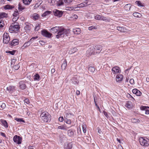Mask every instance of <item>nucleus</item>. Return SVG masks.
Here are the masks:
<instances>
[{"label": "nucleus", "instance_id": "7ed1b4c3", "mask_svg": "<svg viewBox=\"0 0 149 149\" xmlns=\"http://www.w3.org/2000/svg\"><path fill=\"white\" fill-rule=\"evenodd\" d=\"M20 29L19 23L17 22H14L12 23L10 26L9 31L10 33H17Z\"/></svg>", "mask_w": 149, "mask_h": 149}, {"label": "nucleus", "instance_id": "ea45409f", "mask_svg": "<svg viewBox=\"0 0 149 149\" xmlns=\"http://www.w3.org/2000/svg\"><path fill=\"white\" fill-rule=\"evenodd\" d=\"M19 13L17 9L15 10L14 13L13 14V17H19L18 16Z\"/></svg>", "mask_w": 149, "mask_h": 149}, {"label": "nucleus", "instance_id": "a18cd8bd", "mask_svg": "<svg viewBox=\"0 0 149 149\" xmlns=\"http://www.w3.org/2000/svg\"><path fill=\"white\" fill-rule=\"evenodd\" d=\"M135 3L136 4L139 6L141 7L143 6V5L139 1H136L135 2Z\"/></svg>", "mask_w": 149, "mask_h": 149}, {"label": "nucleus", "instance_id": "6e6d98bb", "mask_svg": "<svg viewBox=\"0 0 149 149\" xmlns=\"http://www.w3.org/2000/svg\"><path fill=\"white\" fill-rule=\"evenodd\" d=\"M6 53H8L12 55H14L15 54V51H9L8 52H6Z\"/></svg>", "mask_w": 149, "mask_h": 149}, {"label": "nucleus", "instance_id": "9b49d317", "mask_svg": "<svg viewBox=\"0 0 149 149\" xmlns=\"http://www.w3.org/2000/svg\"><path fill=\"white\" fill-rule=\"evenodd\" d=\"M96 53H99L102 50V46L101 45H97L95 47Z\"/></svg>", "mask_w": 149, "mask_h": 149}, {"label": "nucleus", "instance_id": "603ef678", "mask_svg": "<svg viewBox=\"0 0 149 149\" xmlns=\"http://www.w3.org/2000/svg\"><path fill=\"white\" fill-rule=\"evenodd\" d=\"M72 0H64V2L65 3L69 4L71 3Z\"/></svg>", "mask_w": 149, "mask_h": 149}, {"label": "nucleus", "instance_id": "c9c22d12", "mask_svg": "<svg viewBox=\"0 0 149 149\" xmlns=\"http://www.w3.org/2000/svg\"><path fill=\"white\" fill-rule=\"evenodd\" d=\"M72 82L74 84H78L79 82L77 79L75 77L73 78L72 79Z\"/></svg>", "mask_w": 149, "mask_h": 149}, {"label": "nucleus", "instance_id": "ddd939ff", "mask_svg": "<svg viewBox=\"0 0 149 149\" xmlns=\"http://www.w3.org/2000/svg\"><path fill=\"white\" fill-rule=\"evenodd\" d=\"M25 24L26 26L24 27L25 30L27 32L30 31L31 29V24L27 22H26Z\"/></svg>", "mask_w": 149, "mask_h": 149}, {"label": "nucleus", "instance_id": "c756f323", "mask_svg": "<svg viewBox=\"0 0 149 149\" xmlns=\"http://www.w3.org/2000/svg\"><path fill=\"white\" fill-rule=\"evenodd\" d=\"M74 133L73 131L71 130H70L68 131V134L69 136L72 137L73 136Z\"/></svg>", "mask_w": 149, "mask_h": 149}, {"label": "nucleus", "instance_id": "4be33fe9", "mask_svg": "<svg viewBox=\"0 0 149 149\" xmlns=\"http://www.w3.org/2000/svg\"><path fill=\"white\" fill-rule=\"evenodd\" d=\"M67 65V62L66 60H65L64 61L63 63L61 65V69L62 70H65V69Z\"/></svg>", "mask_w": 149, "mask_h": 149}, {"label": "nucleus", "instance_id": "dca6fc26", "mask_svg": "<svg viewBox=\"0 0 149 149\" xmlns=\"http://www.w3.org/2000/svg\"><path fill=\"white\" fill-rule=\"evenodd\" d=\"M19 87L22 90H24L26 88V86L22 81H21L19 83Z\"/></svg>", "mask_w": 149, "mask_h": 149}, {"label": "nucleus", "instance_id": "49530a36", "mask_svg": "<svg viewBox=\"0 0 149 149\" xmlns=\"http://www.w3.org/2000/svg\"><path fill=\"white\" fill-rule=\"evenodd\" d=\"M38 15L36 13H34L33 15V17L35 20H37L38 18Z\"/></svg>", "mask_w": 149, "mask_h": 149}, {"label": "nucleus", "instance_id": "37998d69", "mask_svg": "<svg viewBox=\"0 0 149 149\" xmlns=\"http://www.w3.org/2000/svg\"><path fill=\"white\" fill-rule=\"evenodd\" d=\"M77 48H74L71 49V50L70 51V52H71L70 54L74 53L75 52H77Z\"/></svg>", "mask_w": 149, "mask_h": 149}, {"label": "nucleus", "instance_id": "0eeeda50", "mask_svg": "<svg viewBox=\"0 0 149 149\" xmlns=\"http://www.w3.org/2000/svg\"><path fill=\"white\" fill-rule=\"evenodd\" d=\"M22 139L21 137L17 135L13 137V140L14 141L18 144L21 143Z\"/></svg>", "mask_w": 149, "mask_h": 149}, {"label": "nucleus", "instance_id": "052dcab7", "mask_svg": "<svg viewBox=\"0 0 149 149\" xmlns=\"http://www.w3.org/2000/svg\"><path fill=\"white\" fill-rule=\"evenodd\" d=\"M135 94L137 96H139L141 95V93L139 90H138Z\"/></svg>", "mask_w": 149, "mask_h": 149}, {"label": "nucleus", "instance_id": "9d476101", "mask_svg": "<svg viewBox=\"0 0 149 149\" xmlns=\"http://www.w3.org/2000/svg\"><path fill=\"white\" fill-rule=\"evenodd\" d=\"M53 13L55 16L58 17H61L63 14V13L62 11H60L57 9L54 10L53 11Z\"/></svg>", "mask_w": 149, "mask_h": 149}, {"label": "nucleus", "instance_id": "393cba45", "mask_svg": "<svg viewBox=\"0 0 149 149\" xmlns=\"http://www.w3.org/2000/svg\"><path fill=\"white\" fill-rule=\"evenodd\" d=\"M131 5L130 4L126 5L124 7L125 10L126 11H129L130 10Z\"/></svg>", "mask_w": 149, "mask_h": 149}, {"label": "nucleus", "instance_id": "bb28decb", "mask_svg": "<svg viewBox=\"0 0 149 149\" xmlns=\"http://www.w3.org/2000/svg\"><path fill=\"white\" fill-rule=\"evenodd\" d=\"M7 14L3 12L0 13V19L7 17Z\"/></svg>", "mask_w": 149, "mask_h": 149}, {"label": "nucleus", "instance_id": "7c9ffc66", "mask_svg": "<svg viewBox=\"0 0 149 149\" xmlns=\"http://www.w3.org/2000/svg\"><path fill=\"white\" fill-rule=\"evenodd\" d=\"M82 127L83 132L84 133H86V126L84 123H83L82 124Z\"/></svg>", "mask_w": 149, "mask_h": 149}, {"label": "nucleus", "instance_id": "f257e3e1", "mask_svg": "<svg viewBox=\"0 0 149 149\" xmlns=\"http://www.w3.org/2000/svg\"><path fill=\"white\" fill-rule=\"evenodd\" d=\"M52 32L53 33H55L58 32L56 36L57 38H59L63 37L62 36L67 34L69 32V29H66L61 26H56L51 29Z\"/></svg>", "mask_w": 149, "mask_h": 149}, {"label": "nucleus", "instance_id": "e433bc0d", "mask_svg": "<svg viewBox=\"0 0 149 149\" xmlns=\"http://www.w3.org/2000/svg\"><path fill=\"white\" fill-rule=\"evenodd\" d=\"M131 120L132 122L134 123H139L140 122V120L139 119H135L133 118H131Z\"/></svg>", "mask_w": 149, "mask_h": 149}, {"label": "nucleus", "instance_id": "6e6552de", "mask_svg": "<svg viewBox=\"0 0 149 149\" xmlns=\"http://www.w3.org/2000/svg\"><path fill=\"white\" fill-rule=\"evenodd\" d=\"M111 71L114 74H117L118 73H120L121 72L120 68L118 66L114 67L112 68Z\"/></svg>", "mask_w": 149, "mask_h": 149}, {"label": "nucleus", "instance_id": "09e8293b", "mask_svg": "<svg viewBox=\"0 0 149 149\" xmlns=\"http://www.w3.org/2000/svg\"><path fill=\"white\" fill-rule=\"evenodd\" d=\"M65 121L66 123L69 125L71 123V120L67 118H66V119L65 120Z\"/></svg>", "mask_w": 149, "mask_h": 149}, {"label": "nucleus", "instance_id": "5fc2aeb1", "mask_svg": "<svg viewBox=\"0 0 149 149\" xmlns=\"http://www.w3.org/2000/svg\"><path fill=\"white\" fill-rule=\"evenodd\" d=\"M83 4H84V6H87L91 4L90 3H88V2L87 1H85L83 3Z\"/></svg>", "mask_w": 149, "mask_h": 149}, {"label": "nucleus", "instance_id": "412c9836", "mask_svg": "<svg viewBox=\"0 0 149 149\" xmlns=\"http://www.w3.org/2000/svg\"><path fill=\"white\" fill-rule=\"evenodd\" d=\"M14 7V6H11L9 4L3 6V8L6 10L7 9H12Z\"/></svg>", "mask_w": 149, "mask_h": 149}, {"label": "nucleus", "instance_id": "aec40b11", "mask_svg": "<svg viewBox=\"0 0 149 149\" xmlns=\"http://www.w3.org/2000/svg\"><path fill=\"white\" fill-rule=\"evenodd\" d=\"M73 32L75 34H78L81 33L80 29L79 28H75L73 29Z\"/></svg>", "mask_w": 149, "mask_h": 149}, {"label": "nucleus", "instance_id": "680f3d73", "mask_svg": "<svg viewBox=\"0 0 149 149\" xmlns=\"http://www.w3.org/2000/svg\"><path fill=\"white\" fill-rule=\"evenodd\" d=\"M40 28V26L39 25H38L37 26L35 27L34 30L36 31H37L39 30Z\"/></svg>", "mask_w": 149, "mask_h": 149}, {"label": "nucleus", "instance_id": "e2e57ef3", "mask_svg": "<svg viewBox=\"0 0 149 149\" xmlns=\"http://www.w3.org/2000/svg\"><path fill=\"white\" fill-rule=\"evenodd\" d=\"M24 103H26L27 104H28L30 103V101L28 99H26L24 100Z\"/></svg>", "mask_w": 149, "mask_h": 149}, {"label": "nucleus", "instance_id": "2eb2a0df", "mask_svg": "<svg viewBox=\"0 0 149 149\" xmlns=\"http://www.w3.org/2000/svg\"><path fill=\"white\" fill-rule=\"evenodd\" d=\"M7 89L10 93H12L15 90V87L13 86H11L7 88Z\"/></svg>", "mask_w": 149, "mask_h": 149}, {"label": "nucleus", "instance_id": "0e129e2a", "mask_svg": "<svg viewBox=\"0 0 149 149\" xmlns=\"http://www.w3.org/2000/svg\"><path fill=\"white\" fill-rule=\"evenodd\" d=\"M49 3H52V4H53L54 3H55V2L54 0H48Z\"/></svg>", "mask_w": 149, "mask_h": 149}, {"label": "nucleus", "instance_id": "69168bd1", "mask_svg": "<svg viewBox=\"0 0 149 149\" xmlns=\"http://www.w3.org/2000/svg\"><path fill=\"white\" fill-rule=\"evenodd\" d=\"M130 82L131 84H133L134 83V80L133 79H131L130 80Z\"/></svg>", "mask_w": 149, "mask_h": 149}, {"label": "nucleus", "instance_id": "4468645a", "mask_svg": "<svg viewBox=\"0 0 149 149\" xmlns=\"http://www.w3.org/2000/svg\"><path fill=\"white\" fill-rule=\"evenodd\" d=\"M123 75L121 74L117 75L116 77V82H119L121 81L123 79Z\"/></svg>", "mask_w": 149, "mask_h": 149}, {"label": "nucleus", "instance_id": "20e7f679", "mask_svg": "<svg viewBox=\"0 0 149 149\" xmlns=\"http://www.w3.org/2000/svg\"><path fill=\"white\" fill-rule=\"evenodd\" d=\"M140 144L143 146H147L149 145V139H145L143 137H141L139 139Z\"/></svg>", "mask_w": 149, "mask_h": 149}, {"label": "nucleus", "instance_id": "338daca9", "mask_svg": "<svg viewBox=\"0 0 149 149\" xmlns=\"http://www.w3.org/2000/svg\"><path fill=\"white\" fill-rule=\"evenodd\" d=\"M39 42L42 45H44L45 44V42L42 41H40Z\"/></svg>", "mask_w": 149, "mask_h": 149}, {"label": "nucleus", "instance_id": "864d4df0", "mask_svg": "<svg viewBox=\"0 0 149 149\" xmlns=\"http://www.w3.org/2000/svg\"><path fill=\"white\" fill-rule=\"evenodd\" d=\"M72 17L73 20L76 19L78 18V16L76 15H72Z\"/></svg>", "mask_w": 149, "mask_h": 149}, {"label": "nucleus", "instance_id": "39448f33", "mask_svg": "<svg viewBox=\"0 0 149 149\" xmlns=\"http://www.w3.org/2000/svg\"><path fill=\"white\" fill-rule=\"evenodd\" d=\"M10 40V37L9 34L5 33L3 35V41L4 43H8Z\"/></svg>", "mask_w": 149, "mask_h": 149}, {"label": "nucleus", "instance_id": "f704fd0d", "mask_svg": "<svg viewBox=\"0 0 149 149\" xmlns=\"http://www.w3.org/2000/svg\"><path fill=\"white\" fill-rule=\"evenodd\" d=\"M34 80L39 81L40 80V76L38 74H36L33 76Z\"/></svg>", "mask_w": 149, "mask_h": 149}, {"label": "nucleus", "instance_id": "c85d7f7f", "mask_svg": "<svg viewBox=\"0 0 149 149\" xmlns=\"http://www.w3.org/2000/svg\"><path fill=\"white\" fill-rule=\"evenodd\" d=\"M51 13V12L49 11H46L43 13L42 15V17H45L47 16L48 15H49Z\"/></svg>", "mask_w": 149, "mask_h": 149}, {"label": "nucleus", "instance_id": "5701e85b", "mask_svg": "<svg viewBox=\"0 0 149 149\" xmlns=\"http://www.w3.org/2000/svg\"><path fill=\"white\" fill-rule=\"evenodd\" d=\"M147 108H149L148 107L146 106H142L141 107V109L143 110H145V114H149V110L147 109H146Z\"/></svg>", "mask_w": 149, "mask_h": 149}, {"label": "nucleus", "instance_id": "13d9d810", "mask_svg": "<svg viewBox=\"0 0 149 149\" xmlns=\"http://www.w3.org/2000/svg\"><path fill=\"white\" fill-rule=\"evenodd\" d=\"M38 38V37L37 36H36V37H32L30 40L32 42H32L33 41L37 39V38Z\"/></svg>", "mask_w": 149, "mask_h": 149}, {"label": "nucleus", "instance_id": "b1692460", "mask_svg": "<svg viewBox=\"0 0 149 149\" xmlns=\"http://www.w3.org/2000/svg\"><path fill=\"white\" fill-rule=\"evenodd\" d=\"M125 107L128 108H131L132 107V103L130 101H128L127 102L125 105Z\"/></svg>", "mask_w": 149, "mask_h": 149}, {"label": "nucleus", "instance_id": "774afa93", "mask_svg": "<svg viewBox=\"0 0 149 149\" xmlns=\"http://www.w3.org/2000/svg\"><path fill=\"white\" fill-rule=\"evenodd\" d=\"M58 119H59V121H60L61 122H62L63 120V117H60Z\"/></svg>", "mask_w": 149, "mask_h": 149}, {"label": "nucleus", "instance_id": "f3484780", "mask_svg": "<svg viewBox=\"0 0 149 149\" xmlns=\"http://www.w3.org/2000/svg\"><path fill=\"white\" fill-rule=\"evenodd\" d=\"M0 122L4 126V127L6 128H7L8 127V125L7 122L5 120L3 119H1Z\"/></svg>", "mask_w": 149, "mask_h": 149}, {"label": "nucleus", "instance_id": "4c0bfd02", "mask_svg": "<svg viewBox=\"0 0 149 149\" xmlns=\"http://www.w3.org/2000/svg\"><path fill=\"white\" fill-rule=\"evenodd\" d=\"M25 8L20 3H19L18 4V9L20 11H22Z\"/></svg>", "mask_w": 149, "mask_h": 149}, {"label": "nucleus", "instance_id": "2f4dec72", "mask_svg": "<svg viewBox=\"0 0 149 149\" xmlns=\"http://www.w3.org/2000/svg\"><path fill=\"white\" fill-rule=\"evenodd\" d=\"M71 126H70V127ZM70 127H67L65 125H62L61 126H59L58 127V129H60L63 130H67L68 128Z\"/></svg>", "mask_w": 149, "mask_h": 149}, {"label": "nucleus", "instance_id": "c03bdc74", "mask_svg": "<svg viewBox=\"0 0 149 149\" xmlns=\"http://www.w3.org/2000/svg\"><path fill=\"white\" fill-rule=\"evenodd\" d=\"M20 67V66L19 64H17L14 65L13 68L15 70H18Z\"/></svg>", "mask_w": 149, "mask_h": 149}, {"label": "nucleus", "instance_id": "3c124183", "mask_svg": "<svg viewBox=\"0 0 149 149\" xmlns=\"http://www.w3.org/2000/svg\"><path fill=\"white\" fill-rule=\"evenodd\" d=\"M2 109H3L5 108L6 107V105L5 103H3L1 104L0 105Z\"/></svg>", "mask_w": 149, "mask_h": 149}, {"label": "nucleus", "instance_id": "cd10ccee", "mask_svg": "<svg viewBox=\"0 0 149 149\" xmlns=\"http://www.w3.org/2000/svg\"><path fill=\"white\" fill-rule=\"evenodd\" d=\"M117 29L120 31L123 32L125 31L126 30L124 27L118 26L117 27Z\"/></svg>", "mask_w": 149, "mask_h": 149}, {"label": "nucleus", "instance_id": "473e14b6", "mask_svg": "<svg viewBox=\"0 0 149 149\" xmlns=\"http://www.w3.org/2000/svg\"><path fill=\"white\" fill-rule=\"evenodd\" d=\"M133 15L134 17H136L139 18L141 17L142 16L138 12H135L134 13Z\"/></svg>", "mask_w": 149, "mask_h": 149}, {"label": "nucleus", "instance_id": "f03ea898", "mask_svg": "<svg viewBox=\"0 0 149 149\" xmlns=\"http://www.w3.org/2000/svg\"><path fill=\"white\" fill-rule=\"evenodd\" d=\"M40 119L42 122L47 123L51 120V116L48 112L44 111L40 115Z\"/></svg>", "mask_w": 149, "mask_h": 149}, {"label": "nucleus", "instance_id": "58836bf2", "mask_svg": "<svg viewBox=\"0 0 149 149\" xmlns=\"http://www.w3.org/2000/svg\"><path fill=\"white\" fill-rule=\"evenodd\" d=\"M102 16L100 15H97L95 16V19L97 20H102Z\"/></svg>", "mask_w": 149, "mask_h": 149}, {"label": "nucleus", "instance_id": "bf43d9fd", "mask_svg": "<svg viewBox=\"0 0 149 149\" xmlns=\"http://www.w3.org/2000/svg\"><path fill=\"white\" fill-rule=\"evenodd\" d=\"M138 91V90L137 89L134 88L132 90V92L134 94H135Z\"/></svg>", "mask_w": 149, "mask_h": 149}, {"label": "nucleus", "instance_id": "a878e982", "mask_svg": "<svg viewBox=\"0 0 149 149\" xmlns=\"http://www.w3.org/2000/svg\"><path fill=\"white\" fill-rule=\"evenodd\" d=\"M95 70V69L94 67L90 66L88 67V70L90 73L93 74V73Z\"/></svg>", "mask_w": 149, "mask_h": 149}, {"label": "nucleus", "instance_id": "de8ad7c7", "mask_svg": "<svg viewBox=\"0 0 149 149\" xmlns=\"http://www.w3.org/2000/svg\"><path fill=\"white\" fill-rule=\"evenodd\" d=\"M97 27L95 26H91L88 27V29L89 30L91 31L93 29H96Z\"/></svg>", "mask_w": 149, "mask_h": 149}, {"label": "nucleus", "instance_id": "f8f14e48", "mask_svg": "<svg viewBox=\"0 0 149 149\" xmlns=\"http://www.w3.org/2000/svg\"><path fill=\"white\" fill-rule=\"evenodd\" d=\"M72 147V144L71 142H66L64 145V148L65 149H71Z\"/></svg>", "mask_w": 149, "mask_h": 149}, {"label": "nucleus", "instance_id": "1a4fd4ad", "mask_svg": "<svg viewBox=\"0 0 149 149\" xmlns=\"http://www.w3.org/2000/svg\"><path fill=\"white\" fill-rule=\"evenodd\" d=\"M41 34L44 36L50 38L51 37L52 34L49 33L47 31L44 30L41 31Z\"/></svg>", "mask_w": 149, "mask_h": 149}, {"label": "nucleus", "instance_id": "6ab92c4d", "mask_svg": "<svg viewBox=\"0 0 149 149\" xmlns=\"http://www.w3.org/2000/svg\"><path fill=\"white\" fill-rule=\"evenodd\" d=\"M32 42L30 40L29 41L25 42L22 46V48H25L27 47Z\"/></svg>", "mask_w": 149, "mask_h": 149}, {"label": "nucleus", "instance_id": "72a5a7b5", "mask_svg": "<svg viewBox=\"0 0 149 149\" xmlns=\"http://www.w3.org/2000/svg\"><path fill=\"white\" fill-rule=\"evenodd\" d=\"M31 1L32 0H22L23 3L26 5L29 4Z\"/></svg>", "mask_w": 149, "mask_h": 149}, {"label": "nucleus", "instance_id": "4d7b16f0", "mask_svg": "<svg viewBox=\"0 0 149 149\" xmlns=\"http://www.w3.org/2000/svg\"><path fill=\"white\" fill-rule=\"evenodd\" d=\"M102 20H103V21H109V19L107 18L104 17L103 16H102Z\"/></svg>", "mask_w": 149, "mask_h": 149}, {"label": "nucleus", "instance_id": "423d86ee", "mask_svg": "<svg viewBox=\"0 0 149 149\" xmlns=\"http://www.w3.org/2000/svg\"><path fill=\"white\" fill-rule=\"evenodd\" d=\"M87 53L90 55L95 54L96 53L94 46H91L87 51Z\"/></svg>", "mask_w": 149, "mask_h": 149}, {"label": "nucleus", "instance_id": "8fccbe9b", "mask_svg": "<svg viewBox=\"0 0 149 149\" xmlns=\"http://www.w3.org/2000/svg\"><path fill=\"white\" fill-rule=\"evenodd\" d=\"M13 17L12 19V21L13 22H15L17 21L19 18V17Z\"/></svg>", "mask_w": 149, "mask_h": 149}, {"label": "nucleus", "instance_id": "a211bd4d", "mask_svg": "<svg viewBox=\"0 0 149 149\" xmlns=\"http://www.w3.org/2000/svg\"><path fill=\"white\" fill-rule=\"evenodd\" d=\"M19 43V40L17 39L13 40L11 43V46H15L17 45Z\"/></svg>", "mask_w": 149, "mask_h": 149}, {"label": "nucleus", "instance_id": "a19ab883", "mask_svg": "<svg viewBox=\"0 0 149 149\" xmlns=\"http://www.w3.org/2000/svg\"><path fill=\"white\" fill-rule=\"evenodd\" d=\"M63 2L61 0H58V1H57L56 4L58 6H60L63 4Z\"/></svg>", "mask_w": 149, "mask_h": 149}, {"label": "nucleus", "instance_id": "79ce46f5", "mask_svg": "<svg viewBox=\"0 0 149 149\" xmlns=\"http://www.w3.org/2000/svg\"><path fill=\"white\" fill-rule=\"evenodd\" d=\"M15 120H16L17 121L19 122H25V121L22 118H15Z\"/></svg>", "mask_w": 149, "mask_h": 149}]
</instances>
